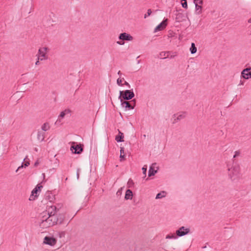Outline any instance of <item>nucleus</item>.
Masks as SVG:
<instances>
[{"label":"nucleus","instance_id":"obj_18","mask_svg":"<svg viewBox=\"0 0 251 251\" xmlns=\"http://www.w3.org/2000/svg\"><path fill=\"white\" fill-rule=\"evenodd\" d=\"M132 192L129 189L127 190L126 192L125 199L126 200H131L132 199Z\"/></svg>","mask_w":251,"mask_h":251},{"label":"nucleus","instance_id":"obj_30","mask_svg":"<svg viewBox=\"0 0 251 251\" xmlns=\"http://www.w3.org/2000/svg\"><path fill=\"white\" fill-rule=\"evenodd\" d=\"M182 6L184 8H187V3L186 0H182L181 2Z\"/></svg>","mask_w":251,"mask_h":251},{"label":"nucleus","instance_id":"obj_9","mask_svg":"<svg viewBox=\"0 0 251 251\" xmlns=\"http://www.w3.org/2000/svg\"><path fill=\"white\" fill-rule=\"evenodd\" d=\"M56 243V240L55 238L50 237L46 236L43 240V244L50 245V246H53Z\"/></svg>","mask_w":251,"mask_h":251},{"label":"nucleus","instance_id":"obj_33","mask_svg":"<svg viewBox=\"0 0 251 251\" xmlns=\"http://www.w3.org/2000/svg\"><path fill=\"white\" fill-rule=\"evenodd\" d=\"M240 151H237L234 152V154L233 156L234 158H235L236 157L239 156L240 155Z\"/></svg>","mask_w":251,"mask_h":251},{"label":"nucleus","instance_id":"obj_38","mask_svg":"<svg viewBox=\"0 0 251 251\" xmlns=\"http://www.w3.org/2000/svg\"><path fill=\"white\" fill-rule=\"evenodd\" d=\"M121 72L120 71H119L118 72V75H121Z\"/></svg>","mask_w":251,"mask_h":251},{"label":"nucleus","instance_id":"obj_20","mask_svg":"<svg viewBox=\"0 0 251 251\" xmlns=\"http://www.w3.org/2000/svg\"><path fill=\"white\" fill-rule=\"evenodd\" d=\"M124 134L121 131H119V134L116 136L115 140L118 142H123Z\"/></svg>","mask_w":251,"mask_h":251},{"label":"nucleus","instance_id":"obj_3","mask_svg":"<svg viewBox=\"0 0 251 251\" xmlns=\"http://www.w3.org/2000/svg\"><path fill=\"white\" fill-rule=\"evenodd\" d=\"M119 41L117 42V44L119 45H124L125 41L131 42L134 39L133 37L130 34L126 32H123L119 34L118 36Z\"/></svg>","mask_w":251,"mask_h":251},{"label":"nucleus","instance_id":"obj_41","mask_svg":"<svg viewBox=\"0 0 251 251\" xmlns=\"http://www.w3.org/2000/svg\"><path fill=\"white\" fill-rule=\"evenodd\" d=\"M244 84V83L243 82H240V83H239V85H242Z\"/></svg>","mask_w":251,"mask_h":251},{"label":"nucleus","instance_id":"obj_22","mask_svg":"<svg viewBox=\"0 0 251 251\" xmlns=\"http://www.w3.org/2000/svg\"><path fill=\"white\" fill-rule=\"evenodd\" d=\"M50 128V124L48 123H44L41 126L42 131L45 132Z\"/></svg>","mask_w":251,"mask_h":251},{"label":"nucleus","instance_id":"obj_17","mask_svg":"<svg viewBox=\"0 0 251 251\" xmlns=\"http://www.w3.org/2000/svg\"><path fill=\"white\" fill-rule=\"evenodd\" d=\"M170 52L169 51H162L159 54V58L160 59H165L169 57Z\"/></svg>","mask_w":251,"mask_h":251},{"label":"nucleus","instance_id":"obj_23","mask_svg":"<svg viewBox=\"0 0 251 251\" xmlns=\"http://www.w3.org/2000/svg\"><path fill=\"white\" fill-rule=\"evenodd\" d=\"M176 21L181 22L183 20V15L182 13H178L176 17Z\"/></svg>","mask_w":251,"mask_h":251},{"label":"nucleus","instance_id":"obj_24","mask_svg":"<svg viewBox=\"0 0 251 251\" xmlns=\"http://www.w3.org/2000/svg\"><path fill=\"white\" fill-rule=\"evenodd\" d=\"M120 161H123L125 160V155L124 153V147H121L120 148Z\"/></svg>","mask_w":251,"mask_h":251},{"label":"nucleus","instance_id":"obj_31","mask_svg":"<svg viewBox=\"0 0 251 251\" xmlns=\"http://www.w3.org/2000/svg\"><path fill=\"white\" fill-rule=\"evenodd\" d=\"M195 5L202 6L203 4V0H199L194 2Z\"/></svg>","mask_w":251,"mask_h":251},{"label":"nucleus","instance_id":"obj_37","mask_svg":"<svg viewBox=\"0 0 251 251\" xmlns=\"http://www.w3.org/2000/svg\"><path fill=\"white\" fill-rule=\"evenodd\" d=\"M39 60H38V58L37 59V60L35 62V65H38L39 64Z\"/></svg>","mask_w":251,"mask_h":251},{"label":"nucleus","instance_id":"obj_10","mask_svg":"<svg viewBox=\"0 0 251 251\" xmlns=\"http://www.w3.org/2000/svg\"><path fill=\"white\" fill-rule=\"evenodd\" d=\"M241 78L249 79L251 78V68L244 69L241 74Z\"/></svg>","mask_w":251,"mask_h":251},{"label":"nucleus","instance_id":"obj_16","mask_svg":"<svg viewBox=\"0 0 251 251\" xmlns=\"http://www.w3.org/2000/svg\"><path fill=\"white\" fill-rule=\"evenodd\" d=\"M45 137V132L42 131H39L37 134V139L40 142H42L44 141Z\"/></svg>","mask_w":251,"mask_h":251},{"label":"nucleus","instance_id":"obj_40","mask_svg":"<svg viewBox=\"0 0 251 251\" xmlns=\"http://www.w3.org/2000/svg\"><path fill=\"white\" fill-rule=\"evenodd\" d=\"M124 84H125V85H129L128 83V82H127L126 81H125Z\"/></svg>","mask_w":251,"mask_h":251},{"label":"nucleus","instance_id":"obj_12","mask_svg":"<svg viewBox=\"0 0 251 251\" xmlns=\"http://www.w3.org/2000/svg\"><path fill=\"white\" fill-rule=\"evenodd\" d=\"M42 187V186L37 185L36 186V187L31 192V194L29 199L30 201L34 200L35 198L37 197V193L39 191H40Z\"/></svg>","mask_w":251,"mask_h":251},{"label":"nucleus","instance_id":"obj_34","mask_svg":"<svg viewBox=\"0 0 251 251\" xmlns=\"http://www.w3.org/2000/svg\"><path fill=\"white\" fill-rule=\"evenodd\" d=\"M151 14V9H149L148 10L147 13L144 16V18H146L148 16H149Z\"/></svg>","mask_w":251,"mask_h":251},{"label":"nucleus","instance_id":"obj_36","mask_svg":"<svg viewBox=\"0 0 251 251\" xmlns=\"http://www.w3.org/2000/svg\"><path fill=\"white\" fill-rule=\"evenodd\" d=\"M39 164V160H37L35 163H34V166L37 167Z\"/></svg>","mask_w":251,"mask_h":251},{"label":"nucleus","instance_id":"obj_35","mask_svg":"<svg viewBox=\"0 0 251 251\" xmlns=\"http://www.w3.org/2000/svg\"><path fill=\"white\" fill-rule=\"evenodd\" d=\"M147 169V166H144V167L142 168V171H143V174L145 175V176H146Z\"/></svg>","mask_w":251,"mask_h":251},{"label":"nucleus","instance_id":"obj_14","mask_svg":"<svg viewBox=\"0 0 251 251\" xmlns=\"http://www.w3.org/2000/svg\"><path fill=\"white\" fill-rule=\"evenodd\" d=\"M178 237L176 233H169L167 235H166L165 239L168 240H176Z\"/></svg>","mask_w":251,"mask_h":251},{"label":"nucleus","instance_id":"obj_42","mask_svg":"<svg viewBox=\"0 0 251 251\" xmlns=\"http://www.w3.org/2000/svg\"><path fill=\"white\" fill-rule=\"evenodd\" d=\"M77 178H78V177H79L78 173H77Z\"/></svg>","mask_w":251,"mask_h":251},{"label":"nucleus","instance_id":"obj_43","mask_svg":"<svg viewBox=\"0 0 251 251\" xmlns=\"http://www.w3.org/2000/svg\"><path fill=\"white\" fill-rule=\"evenodd\" d=\"M137 63H140V61H139H139H138V62H137Z\"/></svg>","mask_w":251,"mask_h":251},{"label":"nucleus","instance_id":"obj_8","mask_svg":"<svg viewBox=\"0 0 251 251\" xmlns=\"http://www.w3.org/2000/svg\"><path fill=\"white\" fill-rule=\"evenodd\" d=\"M121 103V106L123 108L126 110L133 109L134 108L135 105V100H132L131 102L133 103V105L130 103L129 101L124 100L123 99L120 100Z\"/></svg>","mask_w":251,"mask_h":251},{"label":"nucleus","instance_id":"obj_29","mask_svg":"<svg viewBox=\"0 0 251 251\" xmlns=\"http://www.w3.org/2000/svg\"><path fill=\"white\" fill-rule=\"evenodd\" d=\"M71 113V111L69 109H66L64 110V116L65 115H70Z\"/></svg>","mask_w":251,"mask_h":251},{"label":"nucleus","instance_id":"obj_15","mask_svg":"<svg viewBox=\"0 0 251 251\" xmlns=\"http://www.w3.org/2000/svg\"><path fill=\"white\" fill-rule=\"evenodd\" d=\"M27 158V157H26L25 159H24V161H25V163H22V165L21 166H20L18 169H17V170L16 171V172L19 171L21 170V169H22V168H25L26 167H27L29 165V161H25V160Z\"/></svg>","mask_w":251,"mask_h":251},{"label":"nucleus","instance_id":"obj_21","mask_svg":"<svg viewBox=\"0 0 251 251\" xmlns=\"http://www.w3.org/2000/svg\"><path fill=\"white\" fill-rule=\"evenodd\" d=\"M202 12V6L195 5V14L196 15H200Z\"/></svg>","mask_w":251,"mask_h":251},{"label":"nucleus","instance_id":"obj_27","mask_svg":"<svg viewBox=\"0 0 251 251\" xmlns=\"http://www.w3.org/2000/svg\"><path fill=\"white\" fill-rule=\"evenodd\" d=\"M63 118V111L60 112L59 116L58 119L56 121L55 124L56 125L60 124L61 123V118Z\"/></svg>","mask_w":251,"mask_h":251},{"label":"nucleus","instance_id":"obj_1","mask_svg":"<svg viewBox=\"0 0 251 251\" xmlns=\"http://www.w3.org/2000/svg\"><path fill=\"white\" fill-rule=\"evenodd\" d=\"M54 206H51L48 212H43L40 220L39 226L42 229L48 228L56 223V217L54 216L55 211Z\"/></svg>","mask_w":251,"mask_h":251},{"label":"nucleus","instance_id":"obj_39","mask_svg":"<svg viewBox=\"0 0 251 251\" xmlns=\"http://www.w3.org/2000/svg\"><path fill=\"white\" fill-rule=\"evenodd\" d=\"M248 23H251V17L248 20Z\"/></svg>","mask_w":251,"mask_h":251},{"label":"nucleus","instance_id":"obj_32","mask_svg":"<svg viewBox=\"0 0 251 251\" xmlns=\"http://www.w3.org/2000/svg\"><path fill=\"white\" fill-rule=\"evenodd\" d=\"M133 181L131 179H129L127 182V185L128 187H131L133 184Z\"/></svg>","mask_w":251,"mask_h":251},{"label":"nucleus","instance_id":"obj_26","mask_svg":"<svg viewBox=\"0 0 251 251\" xmlns=\"http://www.w3.org/2000/svg\"><path fill=\"white\" fill-rule=\"evenodd\" d=\"M190 50L192 54L195 53L197 52V48L195 47V45L194 43H193L191 44V47L190 49Z\"/></svg>","mask_w":251,"mask_h":251},{"label":"nucleus","instance_id":"obj_7","mask_svg":"<svg viewBox=\"0 0 251 251\" xmlns=\"http://www.w3.org/2000/svg\"><path fill=\"white\" fill-rule=\"evenodd\" d=\"M176 232L177 237L178 238L189 234L190 232V229L188 227L182 226L177 229Z\"/></svg>","mask_w":251,"mask_h":251},{"label":"nucleus","instance_id":"obj_28","mask_svg":"<svg viewBox=\"0 0 251 251\" xmlns=\"http://www.w3.org/2000/svg\"><path fill=\"white\" fill-rule=\"evenodd\" d=\"M124 78H118L117 80V84L119 85V86H123V84H122V82H123V80Z\"/></svg>","mask_w":251,"mask_h":251},{"label":"nucleus","instance_id":"obj_19","mask_svg":"<svg viewBox=\"0 0 251 251\" xmlns=\"http://www.w3.org/2000/svg\"><path fill=\"white\" fill-rule=\"evenodd\" d=\"M167 195L166 192L163 191L160 192V193H158L155 197V199L158 200V199H161L164 198H165Z\"/></svg>","mask_w":251,"mask_h":251},{"label":"nucleus","instance_id":"obj_2","mask_svg":"<svg viewBox=\"0 0 251 251\" xmlns=\"http://www.w3.org/2000/svg\"><path fill=\"white\" fill-rule=\"evenodd\" d=\"M227 176L232 181L238 180L241 177V169L238 164L227 165Z\"/></svg>","mask_w":251,"mask_h":251},{"label":"nucleus","instance_id":"obj_11","mask_svg":"<svg viewBox=\"0 0 251 251\" xmlns=\"http://www.w3.org/2000/svg\"><path fill=\"white\" fill-rule=\"evenodd\" d=\"M167 19H164L160 24H159L154 29V32L156 33L165 29L167 25Z\"/></svg>","mask_w":251,"mask_h":251},{"label":"nucleus","instance_id":"obj_5","mask_svg":"<svg viewBox=\"0 0 251 251\" xmlns=\"http://www.w3.org/2000/svg\"><path fill=\"white\" fill-rule=\"evenodd\" d=\"M49 50L48 48L46 47L40 48L37 54L38 60L41 61L47 60L48 59L47 53Z\"/></svg>","mask_w":251,"mask_h":251},{"label":"nucleus","instance_id":"obj_25","mask_svg":"<svg viewBox=\"0 0 251 251\" xmlns=\"http://www.w3.org/2000/svg\"><path fill=\"white\" fill-rule=\"evenodd\" d=\"M157 172V171L154 170L153 167H150L149 171V176H154Z\"/></svg>","mask_w":251,"mask_h":251},{"label":"nucleus","instance_id":"obj_6","mask_svg":"<svg viewBox=\"0 0 251 251\" xmlns=\"http://www.w3.org/2000/svg\"><path fill=\"white\" fill-rule=\"evenodd\" d=\"M187 116V112L186 111H180L173 115L172 117L173 123L175 124L185 119Z\"/></svg>","mask_w":251,"mask_h":251},{"label":"nucleus","instance_id":"obj_13","mask_svg":"<svg viewBox=\"0 0 251 251\" xmlns=\"http://www.w3.org/2000/svg\"><path fill=\"white\" fill-rule=\"evenodd\" d=\"M71 150L74 153L79 154L82 151L83 149L80 146L75 145L72 146Z\"/></svg>","mask_w":251,"mask_h":251},{"label":"nucleus","instance_id":"obj_4","mask_svg":"<svg viewBox=\"0 0 251 251\" xmlns=\"http://www.w3.org/2000/svg\"><path fill=\"white\" fill-rule=\"evenodd\" d=\"M134 97V94L133 91L129 90L126 91H120L119 99L123 100H129L132 99Z\"/></svg>","mask_w":251,"mask_h":251}]
</instances>
